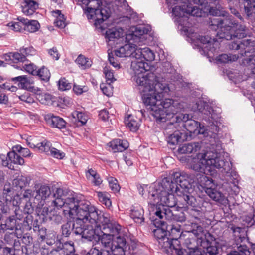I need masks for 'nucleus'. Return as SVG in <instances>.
Here are the masks:
<instances>
[{"label": "nucleus", "instance_id": "1", "mask_svg": "<svg viewBox=\"0 0 255 255\" xmlns=\"http://www.w3.org/2000/svg\"><path fill=\"white\" fill-rule=\"evenodd\" d=\"M188 175L184 172H174L171 177L163 178L160 182L150 187L149 198L150 204H159L154 214L156 220H159L161 226H165V220L183 222L185 221V214L182 212L174 213L170 207H173L176 203L174 194L183 200L184 205L195 207L197 201L192 195L193 189L188 181Z\"/></svg>", "mask_w": 255, "mask_h": 255}, {"label": "nucleus", "instance_id": "2", "mask_svg": "<svg viewBox=\"0 0 255 255\" xmlns=\"http://www.w3.org/2000/svg\"><path fill=\"white\" fill-rule=\"evenodd\" d=\"M53 197L55 199L52 204L58 209L63 207V214L67 218L97 225L103 217L104 214L99 213L89 201L79 200L72 191L57 188Z\"/></svg>", "mask_w": 255, "mask_h": 255}, {"label": "nucleus", "instance_id": "3", "mask_svg": "<svg viewBox=\"0 0 255 255\" xmlns=\"http://www.w3.org/2000/svg\"><path fill=\"white\" fill-rule=\"evenodd\" d=\"M142 88L143 102L146 106H150V114L157 121L164 122L170 120L180 110V105L178 101L169 98L162 100L164 94L170 91L163 78L152 87L144 86Z\"/></svg>", "mask_w": 255, "mask_h": 255}, {"label": "nucleus", "instance_id": "4", "mask_svg": "<svg viewBox=\"0 0 255 255\" xmlns=\"http://www.w3.org/2000/svg\"><path fill=\"white\" fill-rule=\"evenodd\" d=\"M230 164L224 155L212 152L199 153L189 163L191 169L200 172H205V170L210 171L214 168L221 172H228L230 170Z\"/></svg>", "mask_w": 255, "mask_h": 255}, {"label": "nucleus", "instance_id": "5", "mask_svg": "<svg viewBox=\"0 0 255 255\" xmlns=\"http://www.w3.org/2000/svg\"><path fill=\"white\" fill-rule=\"evenodd\" d=\"M210 25L215 26V28H220V32H218L220 37L227 40L233 37L243 38L247 34L246 27L236 23L232 16H227L224 19L214 18L211 19Z\"/></svg>", "mask_w": 255, "mask_h": 255}, {"label": "nucleus", "instance_id": "6", "mask_svg": "<svg viewBox=\"0 0 255 255\" xmlns=\"http://www.w3.org/2000/svg\"><path fill=\"white\" fill-rule=\"evenodd\" d=\"M131 69L134 74L133 76V80L139 87L141 94H143L142 87H152L161 79L152 73L145 74V72L149 70V66L143 60L135 58L131 62Z\"/></svg>", "mask_w": 255, "mask_h": 255}, {"label": "nucleus", "instance_id": "7", "mask_svg": "<svg viewBox=\"0 0 255 255\" xmlns=\"http://www.w3.org/2000/svg\"><path fill=\"white\" fill-rule=\"evenodd\" d=\"M98 224L102 225L103 233L100 238L101 244L107 249H114L113 244L114 237L120 233L121 226L108 214H104Z\"/></svg>", "mask_w": 255, "mask_h": 255}, {"label": "nucleus", "instance_id": "8", "mask_svg": "<svg viewBox=\"0 0 255 255\" xmlns=\"http://www.w3.org/2000/svg\"><path fill=\"white\" fill-rule=\"evenodd\" d=\"M188 177V180L192 186L193 183L198 184L212 200L222 203L226 202L227 199L225 196L217 189V187L215 186L211 178L201 173H197L194 177L189 175Z\"/></svg>", "mask_w": 255, "mask_h": 255}, {"label": "nucleus", "instance_id": "9", "mask_svg": "<svg viewBox=\"0 0 255 255\" xmlns=\"http://www.w3.org/2000/svg\"><path fill=\"white\" fill-rule=\"evenodd\" d=\"M115 55L118 57H130L147 61H152L155 59L154 53L149 48H137L136 45L131 43L125 44L115 50Z\"/></svg>", "mask_w": 255, "mask_h": 255}, {"label": "nucleus", "instance_id": "10", "mask_svg": "<svg viewBox=\"0 0 255 255\" xmlns=\"http://www.w3.org/2000/svg\"><path fill=\"white\" fill-rule=\"evenodd\" d=\"M102 3L99 0H91L89 4L87 6L85 13L87 14L88 19H92L94 21V24L96 27L100 26L104 21L110 17V11L106 8H102L101 6Z\"/></svg>", "mask_w": 255, "mask_h": 255}, {"label": "nucleus", "instance_id": "11", "mask_svg": "<svg viewBox=\"0 0 255 255\" xmlns=\"http://www.w3.org/2000/svg\"><path fill=\"white\" fill-rule=\"evenodd\" d=\"M205 232L201 226H198L197 230L188 232L189 235L184 239V244L189 250V255H202L201 249L198 247L200 245L198 240L201 236H203Z\"/></svg>", "mask_w": 255, "mask_h": 255}, {"label": "nucleus", "instance_id": "12", "mask_svg": "<svg viewBox=\"0 0 255 255\" xmlns=\"http://www.w3.org/2000/svg\"><path fill=\"white\" fill-rule=\"evenodd\" d=\"M215 238L210 233L206 231L203 236L198 240L200 246L206 249L207 255H217L218 254V248L216 245H212V242Z\"/></svg>", "mask_w": 255, "mask_h": 255}, {"label": "nucleus", "instance_id": "13", "mask_svg": "<svg viewBox=\"0 0 255 255\" xmlns=\"http://www.w3.org/2000/svg\"><path fill=\"white\" fill-rule=\"evenodd\" d=\"M51 193L49 186L40 184H36L34 190V202L39 206L43 205L45 201L50 196Z\"/></svg>", "mask_w": 255, "mask_h": 255}, {"label": "nucleus", "instance_id": "14", "mask_svg": "<svg viewBox=\"0 0 255 255\" xmlns=\"http://www.w3.org/2000/svg\"><path fill=\"white\" fill-rule=\"evenodd\" d=\"M176 126L170 122L168 124L165 128V133L168 134L167 142L171 145H175L177 144L182 138L183 133L178 130H175Z\"/></svg>", "mask_w": 255, "mask_h": 255}, {"label": "nucleus", "instance_id": "15", "mask_svg": "<svg viewBox=\"0 0 255 255\" xmlns=\"http://www.w3.org/2000/svg\"><path fill=\"white\" fill-rule=\"evenodd\" d=\"M44 119L47 123L53 128L59 129L64 128L65 127L66 122L62 118L54 116L52 113L46 114Z\"/></svg>", "mask_w": 255, "mask_h": 255}, {"label": "nucleus", "instance_id": "16", "mask_svg": "<svg viewBox=\"0 0 255 255\" xmlns=\"http://www.w3.org/2000/svg\"><path fill=\"white\" fill-rule=\"evenodd\" d=\"M201 145L199 142L185 143L179 146L177 154H186L194 153L199 151Z\"/></svg>", "mask_w": 255, "mask_h": 255}, {"label": "nucleus", "instance_id": "17", "mask_svg": "<svg viewBox=\"0 0 255 255\" xmlns=\"http://www.w3.org/2000/svg\"><path fill=\"white\" fill-rule=\"evenodd\" d=\"M13 81L18 82V86L21 89L33 91L34 87L32 85L33 81L26 75L19 76L12 78Z\"/></svg>", "mask_w": 255, "mask_h": 255}, {"label": "nucleus", "instance_id": "18", "mask_svg": "<svg viewBox=\"0 0 255 255\" xmlns=\"http://www.w3.org/2000/svg\"><path fill=\"white\" fill-rule=\"evenodd\" d=\"M22 147L19 145H17L13 147V150L7 154V156L11 162L14 164H17L22 165L24 164V160L16 152L21 153Z\"/></svg>", "mask_w": 255, "mask_h": 255}, {"label": "nucleus", "instance_id": "19", "mask_svg": "<svg viewBox=\"0 0 255 255\" xmlns=\"http://www.w3.org/2000/svg\"><path fill=\"white\" fill-rule=\"evenodd\" d=\"M148 32V30L143 26H138L134 28V30L129 36L135 42L139 43L143 41L144 38V35Z\"/></svg>", "mask_w": 255, "mask_h": 255}, {"label": "nucleus", "instance_id": "20", "mask_svg": "<svg viewBox=\"0 0 255 255\" xmlns=\"http://www.w3.org/2000/svg\"><path fill=\"white\" fill-rule=\"evenodd\" d=\"M18 19L23 24V29L28 32H34L40 27V25L37 20H29L24 18Z\"/></svg>", "mask_w": 255, "mask_h": 255}, {"label": "nucleus", "instance_id": "21", "mask_svg": "<svg viewBox=\"0 0 255 255\" xmlns=\"http://www.w3.org/2000/svg\"><path fill=\"white\" fill-rule=\"evenodd\" d=\"M109 145L114 152H122L128 147V143L127 140L120 139L113 140L109 143Z\"/></svg>", "mask_w": 255, "mask_h": 255}, {"label": "nucleus", "instance_id": "22", "mask_svg": "<svg viewBox=\"0 0 255 255\" xmlns=\"http://www.w3.org/2000/svg\"><path fill=\"white\" fill-rule=\"evenodd\" d=\"M177 241V240L170 239L167 236L164 237L158 241L159 244L161 247L163 249V251L167 254H172L173 249H175V246L173 244V241Z\"/></svg>", "mask_w": 255, "mask_h": 255}, {"label": "nucleus", "instance_id": "23", "mask_svg": "<svg viewBox=\"0 0 255 255\" xmlns=\"http://www.w3.org/2000/svg\"><path fill=\"white\" fill-rule=\"evenodd\" d=\"M130 216L137 223L141 224L144 221V210L140 206L133 207L131 210Z\"/></svg>", "mask_w": 255, "mask_h": 255}, {"label": "nucleus", "instance_id": "24", "mask_svg": "<svg viewBox=\"0 0 255 255\" xmlns=\"http://www.w3.org/2000/svg\"><path fill=\"white\" fill-rule=\"evenodd\" d=\"M201 125L198 122L191 119L187 121L186 124H184V128L190 133L194 134H203V131H201Z\"/></svg>", "mask_w": 255, "mask_h": 255}, {"label": "nucleus", "instance_id": "25", "mask_svg": "<svg viewBox=\"0 0 255 255\" xmlns=\"http://www.w3.org/2000/svg\"><path fill=\"white\" fill-rule=\"evenodd\" d=\"M105 37L108 42H115L116 40L123 37V30L122 29H109L106 31Z\"/></svg>", "mask_w": 255, "mask_h": 255}, {"label": "nucleus", "instance_id": "26", "mask_svg": "<svg viewBox=\"0 0 255 255\" xmlns=\"http://www.w3.org/2000/svg\"><path fill=\"white\" fill-rule=\"evenodd\" d=\"M22 6V12L26 15L33 14L38 7V4L32 0H25Z\"/></svg>", "mask_w": 255, "mask_h": 255}, {"label": "nucleus", "instance_id": "27", "mask_svg": "<svg viewBox=\"0 0 255 255\" xmlns=\"http://www.w3.org/2000/svg\"><path fill=\"white\" fill-rule=\"evenodd\" d=\"M210 3H214L215 7H212L210 9L209 12L211 14L216 16H226V12L223 10L220 2L217 0H209Z\"/></svg>", "mask_w": 255, "mask_h": 255}, {"label": "nucleus", "instance_id": "28", "mask_svg": "<svg viewBox=\"0 0 255 255\" xmlns=\"http://www.w3.org/2000/svg\"><path fill=\"white\" fill-rule=\"evenodd\" d=\"M186 1L189 0H181V4L175 6L172 9V13L175 16L183 17L186 15Z\"/></svg>", "mask_w": 255, "mask_h": 255}, {"label": "nucleus", "instance_id": "29", "mask_svg": "<svg viewBox=\"0 0 255 255\" xmlns=\"http://www.w3.org/2000/svg\"><path fill=\"white\" fill-rule=\"evenodd\" d=\"M31 178L29 177L20 176L13 180V185L17 189H21L29 184Z\"/></svg>", "mask_w": 255, "mask_h": 255}, {"label": "nucleus", "instance_id": "30", "mask_svg": "<svg viewBox=\"0 0 255 255\" xmlns=\"http://www.w3.org/2000/svg\"><path fill=\"white\" fill-rule=\"evenodd\" d=\"M125 123L131 131H136L139 128V123L137 118L129 115L125 119Z\"/></svg>", "mask_w": 255, "mask_h": 255}, {"label": "nucleus", "instance_id": "31", "mask_svg": "<svg viewBox=\"0 0 255 255\" xmlns=\"http://www.w3.org/2000/svg\"><path fill=\"white\" fill-rule=\"evenodd\" d=\"M115 238L114 240L117 243V245L114 246V249L116 250V249H119L122 252H124L127 250L128 247V245H127V241L124 236H122L121 231L120 233L116 236H115Z\"/></svg>", "mask_w": 255, "mask_h": 255}, {"label": "nucleus", "instance_id": "32", "mask_svg": "<svg viewBox=\"0 0 255 255\" xmlns=\"http://www.w3.org/2000/svg\"><path fill=\"white\" fill-rule=\"evenodd\" d=\"M93 225V224H91L90 225H86L81 236L82 238H85L89 241H91L94 238L96 234ZM94 225L95 227L100 226L99 224Z\"/></svg>", "mask_w": 255, "mask_h": 255}, {"label": "nucleus", "instance_id": "33", "mask_svg": "<svg viewBox=\"0 0 255 255\" xmlns=\"http://www.w3.org/2000/svg\"><path fill=\"white\" fill-rule=\"evenodd\" d=\"M87 222H83V220L76 219L72 223V231L74 234L82 236L83 232L86 225L84 223Z\"/></svg>", "mask_w": 255, "mask_h": 255}, {"label": "nucleus", "instance_id": "34", "mask_svg": "<svg viewBox=\"0 0 255 255\" xmlns=\"http://www.w3.org/2000/svg\"><path fill=\"white\" fill-rule=\"evenodd\" d=\"M86 176L88 179H91L92 182L96 186L100 185L102 180L97 174L96 171L92 168L88 169L86 172Z\"/></svg>", "mask_w": 255, "mask_h": 255}, {"label": "nucleus", "instance_id": "35", "mask_svg": "<svg viewBox=\"0 0 255 255\" xmlns=\"http://www.w3.org/2000/svg\"><path fill=\"white\" fill-rule=\"evenodd\" d=\"M239 58L238 55L223 54L216 57V60L221 63H228L236 61Z\"/></svg>", "mask_w": 255, "mask_h": 255}, {"label": "nucleus", "instance_id": "36", "mask_svg": "<svg viewBox=\"0 0 255 255\" xmlns=\"http://www.w3.org/2000/svg\"><path fill=\"white\" fill-rule=\"evenodd\" d=\"M75 62L82 69L89 68L91 67L92 64L91 60L86 58L81 54L78 56L77 58L76 59Z\"/></svg>", "mask_w": 255, "mask_h": 255}, {"label": "nucleus", "instance_id": "37", "mask_svg": "<svg viewBox=\"0 0 255 255\" xmlns=\"http://www.w3.org/2000/svg\"><path fill=\"white\" fill-rule=\"evenodd\" d=\"M198 40L201 44L203 50L205 52V51H211V45H212V39L208 36H199Z\"/></svg>", "mask_w": 255, "mask_h": 255}, {"label": "nucleus", "instance_id": "38", "mask_svg": "<svg viewBox=\"0 0 255 255\" xmlns=\"http://www.w3.org/2000/svg\"><path fill=\"white\" fill-rule=\"evenodd\" d=\"M37 100L42 104L52 105L54 98L48 93H40L36 96Z\"/></svg>", "mask_w": 255, "mask_h": 255}, {"label": "nucleus", "instance_id": "39", "mask_svg": "<svg viewBox=\"0 0 255 255\" xmlns=\"http://www.w3.org/2000/svg\"><path fill=\"white\" fill-rule=\"evenodd\" d=\"M16 228V219L14 216L9 217L5 223L1 224L0 229L2 230H13Z\"/></svg>", "mask_w": 255, "mask_h": 255}, {"label": "nucleus", "instance_id": "40", "mask_svg": "<svg viewBox=\"0 0 255 255\" xmlns=\"http://www.w3.org/2000/svg\"><path fill=\"white\" fill-rule=\"evenodd\" d=\"M192 117L189 114H179L178 115L175 114L171 118L172 123H173L176 126L178 125L177 123L180 122H184L186 124L187 121H190Z\"/></svg>", "mask_w": 255, "mask_h": 255}, {"label": "nucleus", "instance_id": "41", "mask_svg": "<svg viewBox=\"0 0 255 255\" xmlns=\"http://www.w3.org/2000/svg\"><path fill=\"white\" fill-rule=\"evenodd\" d=\"M192 0H189V2L186 1V15H190L193 16L200 17L201 16V10L196 6L192 7L189 3Z\"/></svg>", "mask_w": 255, "mask_h": 255}, {"label": "nucleus", "instance_id": "42", "mask_svg": "<svg viewBox=\"0 0 255 255\" xmlns=\"http://www.w3.org/2000/svg\"><path fill=\"white\" fill-rule=\"evenodd\" d=\"M97 196L100 202L104 204L106 207L109 208L112 206V202L110 199V195L106 192H99Z\"/></svg>", "mask_w": 255, "mask_h": 255}, {"label": "nucleus", "instance_id": "43", "mask_svg": "<svg viewBox=\"0 0 255 255\" xmlns=\"http://www.w3.org/2000/svg\"><path fill=\"white\" fill-rule=\"evenodd\" d=\"M36 147L38 150L41 152H44L47 155H49V154H50L51 148H52L51 147L50 143L47 140H44L42 142L38 143Z\"/></svg>", "mask_w": 255, "mask_h": 255}, {"label": "nucleus", "instance_id": "44", "mask_svg": "<svg viewBox=\"0 0 255 255\" xmlns=\"http://www.w3.org/2000/svg\"><path fill=\"white\" fill-rule=\"evenodd\" d=\"M198 109L205 115H208L212 119H214L212 109L206 103L201 102V108H199V104L197 106Z\"/></svg>", "mask_w": 255, "mask_h": 255}, {"label": "nucleus", "instance_id": "45", "mask_svg": "<svg viewBox=\"0 0 255 255\" xmlns=\"http://www.w3.org/2000/svg\"><path fill=\"white\" fill-rule=\"evenodd\" d=\"M54 13L55 14L54 16L56 17L54 22L56 26L60 28H64L66 26V23L64 15L61 13V11L59 10L54 11Z\"/></svg>", "mask_w": 255, "mask_h": 255}, {"label": "nucleus", "instance_id": "46", "mask_svg": "<svg viewBox=\"0 0 255 255\" xmlns=\"http://www.w3.org/2000/svg\"><path fill=\"white\" fill-rule=\"evenodd\" d=\"M225 160L229 163L230 166V170L228 172H222L223 173H225L228 177H229L230 179H229L231 182H232L233 184L236 185L238 182V175L237 172L231 170V166L232 164L231 162H229L227 161V159Z\"/></svg>", "mask_w": 255, "mask_h": 255}, {"label": "nucleus", "instance_id": "47", "mask_svg": "<svg viewBox=\"0 0 255 255\" xmlns=\"http://www.w3.org/2000/svg\"><path fill=\"white\" fill-rule=\"evenodd\" d=\"M37 72L36 75H38L43 81H48L50 77L49 70L45 67H42L38 71H37Z\"/></svg>", "mask_w": 255, "mask_h": 255}, {"label": "nucleus", "instance_id": "48", "mask_svg": "<svg viewBox=\"0 0 255 255\" xmlns=\"http://www.w3.org/2000/svg\"><path fill=\"white\" fill-rule=\"evenodd\" d=\"M9 58L14 62H23L25 60L26 58L24 55L21 52H11L8 55Z\"/></svg>", "mask_w": 255, "mask_h": 255}, {"label": "nucleus", "instance_id": "49", "mask_svg": "<svg viewBox=\"0 0 255 255\" xmlns=\"http://www.w3.org/2000/svg\"><path fill=\"white\" fill-rule=\"evenodd\" d=\"M72 116L74 118L77 119L82 125H84L87 122V116L82 112L74 111L72 113Z\"/></svg>", "mask_w": 255, "mask_h": 255}, {"label": "nucleus", "instance_id": "50", "mask_svg": "<svg viewBox=\"0 0 255 255\" xmlns=\"http://www.w3.org/2000/svg\"><path fill=\"white\" fill-rule=\"evenodd\" d=\"M245 12L249 16L252 13L255 14V4L250 1H247L244 4Z\"/></svg>", "mask_w": 255, "mask_h": 255}, {"label": "nucleus", "instance_id": "51", "mask_svg": "<svg viewBox=\"0 0 255 255\" xmlns=\"http://www.w3.org/2000/svg\"><path fill=\"white\" fill-rule=\"evenodd\" d=\"M103 72L105 75L107 83L111 84L116 80L114 77L113 72L110 70L108 67L106 66L104 69Z\"/></svg>", "mask_w": 255, "mask_h": 255}, {"label": "nucleus", "instance_id": "52", "mask_svg": "<svg viewBox=\"0 0 255 255\" xmlns=\"http://www.w3.org/2000/svg\"><path fill=\"white\" fill-rule=\"evenodd\" d=\"M100 88L103 94L107 96H110L113 94V87L111 85V84L103 83L100 85Z\"/></svg>", "mask_w": 255, "mask_h": 255}, {"label": "nucleus", "instance_id": "53", "mask_svg": "<svg viewBox=\"0 0 255 255\" xmlns=\"http://www.w3.org/2000/svg\"><path fill=\"white\" fill-rule=\"evenodd\" d=\"M36 66L32 63L25 64L22 66L23 69L27 73L33 75H36L37 72Z\"/></svg>", "mask_w": 255, "mask_h": 255}, {"label": "nucleus", "instance_id": "54", "mask_svg": "<svg viewBox=\"0 0 255 255\" xmlns=\"http://www.w3.org/2000/svg\"><path fill=\"white\" fill-rule=\"evenodd\" d=\"M108 182L109 186L111 190L114 192H117L120 190V186L118 184L117 180L113 177H109L108 178Z\"/></svg>", "mask_w": 255, "mask_h": 255}, {"label": "nucleus", "instance_id": "55", "mask_svg": "<svg viewBox=\"0 0 255 255\" xmlns=\"http://www.w3.org/2000/svg\"><path fill=\"white\" fill-rule=\"evenodd\" d=\"M71 84L64 78H61L59 81V88L60 89L64 91L70 89Z\"/></svg>", "mask_w": 255, "mask_h": 255}, {"label": "nucleus", "instance_id": "56", "mask_svg": "<svg viewBox=\"0 0 255 255\" xmlns=\"http://www.w3.org/2000/svg\"><path fill=\"white\" fill-rule=\"evenodd\" d=\"M72 231L71 223L70 222H68L62 226V234L66 237H68Z\"/></svg>", "mask_w": 255, "mask_h": 255}, {"label": "nucleus", "instance_id": "57", "mask_svg": "<svg viewBox=\"0 0 255 255\" xmlns=\"http://www.w3.org/2000/svg\"><path fill=\"white\" fill-rule=\"evenodd\" d=\"M20 52L25 57L29 55H33L35 53V51L32 47L20 48Z\"/></svg>", "mask_w": 255, "mask_h": 255}, {"label": "nucleus", "instance_id": "58", "mask_svg": "<svg viewBox=\"0 0 255 255\" xmlns=\"http://www.w3.org/2000/svg\"><path fill=\"white\" fill-rule=\"evenodd\" d=\"M154 235L158 241L166 236V232L162 228H157L154 230Z\"/></svg>", "mask_w": 255, "mask_h": 255}, {"label": "nucleus", "instance_id": "59", "mask_svg": "<svg viewBox=\"0 0 255 255\" xmlns=\"http://www.w3.org/2000/svg\"><path fill=\"white\" fill-rule=\"evenodd\" d=\"M49 155L58 159H62L65 156V154L63 152L53 147L51 148Z\"/></svg>", "mask_w": 255, "mask_h": 255}, {"label": "nucleus", "instance_id": "60", "mask_svg": "<svg viewBox=\"0 0 255 255\" xmlns=\"http://www.w3.org/2000/svg\"><path fill=\"white\" fill-rule=\"evenodd\" d=\"M255 44L254 41H252L250 39H246L240 41V44L241 46V49H245L246 47L248 46H253Z\"/></svg>", "mask_w": 255, "mask_h": 255}, {"label": "nucleus", "instance_id": "61", "mask_svg": "<svg viewBox=\"0 0 255 255\" xmlns=\"http://www.w3.org/2000/svg\"><path fill=\"white\" fill-rule=\"evenodd\" d=\"M73 91L77 94H81L83 92L87 91L88 88L86 86L74 85L73 87Z\"/></svg>", "mask_w": 255, "mask_h": 255}, {"label": "nucleus", "instance_id": "62", "mask_svg": "<svg viewBox=\"0 0 255 255\" xmlns=\"http://www.w3.org/2000/svg\"><path fill=\"white\" fill-rule=\"evenodd\" d=\"M238 252L242 255H249L250 252L246 245H242L237 247V250Z\"/></svg>", "mask_w": 255, "mask_h": 255}, {"label": "nucleus", "instance_id": "63", "mask_svg": "<svg viewBox=\"0 0 255 255\" xmlns=\"http://www.w3.org/2000/svg\"><path fill=\"white\" fill-rule=\"evenodd\" d=\"M48 53L55 60H57L60 57V54L57 48L53 47L48 51Z\"/></svg>", "mask_w": 255, "mask_h": 255}, {"label": "nucleus", "instance_id": "64", "mask_svg": "<svg viewBox=\"0 0 255 255\" xmlns=\"http://www.w3.org/2000/svg\"><path fill=\"white\" fill-rule=\"evenodd\" d=\"M115 249H102L100 251V255H117Z\"/></svg>", "mask_w": 255, "mask_h": 255}]
</instances>
